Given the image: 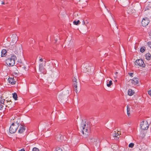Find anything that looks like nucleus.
Masks as SVG:
<instances>
[{
	"label": "nucleus",
	"instance_id": "nucleus-1",
	"mask_svg": "<svg viewBox=\"0 0 151 151\" xmlns=\"http://www.w3.org/2000/svg\"><path fill=\"white\" fill-rule=\"evenodd\" d=\"M17 59L16 56L14 55L10 58H8L6 60V63L9 66H14L15 63V60Z\"/></svg>",
	"mask_w": 151,
	"mask_h": 151
},
{
	"label": "nucleus",
	"instance_id": "nucleus-2",
	"mask_svg": "<svg viewBox=\"0 0 151 151\" xmlns=\"http://www.w3.org/2000/svg\"><path fill=\"white\" fill-rule=\"evenodd\" d=\"M16 122L12 123L10 126L9 129V132L10 133L13 134L16 132L19 126V123Z\"/></svg>",
	"mask_w": 151,
	"mask_h": 151
},
{
	"label": "nucleus",
	"instance_id": "nucleus-3",
	"mask_svg": "<svg viewBox=\"0 0 151 151\" xmlns=\"http://www.w3.org/2000/svg\"><path fill=\"white\" fill-rule=\"evenodd\" d=\"M135 65L137 66H138L142 67H144L145 66L143 60L142 59H140L137 60L135 61Z\"/></svg>",
	"mask_w": 151,
	"mask_h": 151
},
{
	"label": "nucleus",
	"instance_id": "nucleus-4",
	"mask_svg": "<svg viewBox=\"0 0 151 151\" xmlns=\"http://www.w3.org/2000/svg\"><path fill=\"white\" fill-rule=\"evenodd\" d=\"M140 127L142 129L146 130L148 129L149 124L147 122H145V121H143L140 124Z\"/></svg>",
	"mask_w": 151,
	"mask_h": 151
},
{
	"label": "nucleus",
	"instance_id": "nucleus-5",
	"mask_svg": "<svg viewBox=\"0 0 151 151\" xmlns=\"http://www.w3.org/2000/svg\"><path fill=\"white\" fill-rule=\"evenodd\" d=\"M44 62V63H42L40 64L39 66V69L40 71L44 74L46 73L45 67V66L46 61H45Z\"/></svg>",
	"mask_w": 151,
	"mask_h": 151
},
{
	"label": "nucleus",
	"instance_id": "nucleus-6",
	"mask_svg": "<svg viewBox=\"0 0 151 151\" xmlns=\"http://www.w3.org/2000/svg\"><path fill=\"white\" fill-rule=\"evenodd\" d=\"M150 22V20L148 18L145 17L144 18L141 24L143 27L146 26Z\"/></svg>",
	"mask_w": 151,
	"mask_h": 151
},
{
	"label": "nucleus",
	"instance_id": "nucleus-7",
	"mask_svg": "<svg viewBox=\"0 0 151 151\" xmlns=\"http://www.w3.org/2000/svg\"><path fill=\"white\" fill-rule=\"evenodd\" d=\"M81 127L82 129L81 131L83 134H84V133L85 134H86V133H88V129L87 127H86V124H84L83 123H82L81 124Z\"/></svg>",
	"mask_w": 151,
	"mask_h": 151
},
{
	"label": "nucleus",
	"instance_id": "nucleus-8",
	"mask_svg": "<svg viewBox=\"0 0 151 151\" xmlns=\"http://www.w3.org/2000/svg\"><path fill=\"white\" fill-rule=\"evenodd\" d=\"M77 80L75 77H73L72 79V81L73 83V85H74V89L76 93H77Z\"/></svg>",
	"mask_w": 151,
	"mask_h": 151
},
{
	"label": "nucleus",
	"instance_id": "nucleus-9",
	"mask_svg": "<svg viewBox=\"0 0 151 151\" xmlns=\"http://www.w3.org/2000/svg\"><path fill=\"white\" fill-rule=\"evenodd\" d=\"M6 103L5 104H4L5 105L6 107H8L9 109H12L14 107V104L12 103L11 101L6 100Z\"/></svg>",
	"mask_w": 151,
	"mask_h": 151
},
{
	"label": "nucleus",
	"instance_id": "nucleus-10",
	"mask_svg": "<svg viewBox=\"0 0 151 151\" xmlns=\"http://www.w3.org/2000/svg\"><path fill=\"white\" fill-rule=\"evenodd\" d=\"M9 47V49L11 50H12L14 53H17L18 52L17 50V47L15 44H13V45L10 44Z\"/></svg>",
	"mask_w": 151,
	"mask_h": 151
},
{
	"label": "nucleus",
	"instance_id": "nucleus-11",
	"mask_svg": "<svg viewBox=\"0 0 151 151\" xmlns=\"http://www.w3.org/2000/svg\"><path fill=\"white\" fill-rule=\"evenodd\" d=\"M132 84L136 85L137 84L138 82V78H134L132 79H130L129 80Z\"/></svg>",
	"mask_w": 151,
	"mask_h": 151
},
{
	"label": "nucleus",
	"instance_id": "nucleus-12",
	"mask_svg": "<svg viewBox=\"0 0 151 151\" xmlns=\"http://www.w3.org/2000/svg\"><path fill=\"white\" fill-rule=\"evenodd\" d=\"M19 125L18 132L20 133H22L24 131L25 129V127L20 124H19Z\"/></svg>",
	"mask_w": 151,
	"mask_h": 151
},
{
	"label": "nucleus",
	"instance_id": "nucleus-13",
	"mask_svg": "<svg viewBox=\"0 0 151 151\" xmlns=\"http://www.w3.org/2000/svg\"><path fill=\"white\" fill-rule=\"evenodd\" d=\"M8 81L9 83H11L12 85H14L15 84L16 81L14 78H9L8 79Z\"/></svg>",
	"mask_w": 151,
	"mask_h": 151
},
{
	"label": "nucleus",
	"instance_id": "nucleus-14",
	"mask_svg": "<svg viewBox=\"0 0 151 151\" xmlns=\"http://www.w3.org/2000/svg\"><path fill=\"white\" fill-rule=\"evenodd\" d=\"M5 101L6 100L4 99L3 96H1L0 97V103L2 104H5Z\"/></svg>",
	"mask_w": 151,
	"mask_h": 151
},
{
	"label": "nucleus",
	"instance_id": "nucleus-15",
	"mask_svg": "<svg viewBox=\"0 0 151 151\" xmlns=\"http://www.w3.org/2000/svg\"><path fill=\"white\" fill-rule=\"evenodd\" d=\"M145 57L147 60H149L151 59V55L150 53H148L146 54Z\"/></svg>",
	"mask_w": 151,
	"mask_h": 151
},
{
	"label": "nucleus",
	"instance_id": "nucleus-16",
	"mask_svg": "<svg viewBox=\"0 0 151 151\" xmlns=\"http://www.w3.org/2000/svg\"><path fill=\"white\" fill-rule=\"evenodd\" d=\"M90 139L91 141V142L93 143L96 144L97 142V139L96 138H90Z\"/></svg>",
	"mask_w": 151,
	"mask_h": 151
},
{
	"label": "nucleus",
	"instance_id": "nucleus-17",
	"mask_svg": "<svg viewBox=\"0 0 151 151\" xmlns=\"http://www.w3.org/2000/svg\"><path fill=\"white\" fill-rule=\"evenodd\" d=\"M6 50L5 49H3L1 51V56L2 57H4L6 55Z\"/></svg>",
	"mask_w": 151,
	"mask_h": 151
},
{
	"label": "nucleus",
	"instance_id": "nucleus-18",
	"mask_svg": "<svg viewBox=\"0 0 151 151\" xmlns=\"http://www.w3.org/2000/svg\"><path fill=\"white\" fill-rule=\"evenodd\" d=\"M127 114L128 115V116H130V108L129 107V106L128 105H127Z\"/></svg>",
	"mask_w": 151,
	"mask_h": 151
},
{
	"label": "nucleus",
	"instance_id": "nucleus-19",
	"mask_svg": "<svg viewBox=\"0 0 151 151\" xmlns=\"http://www.w3.org/2000/svg\"><path fill=\"white\" fill-rule=\"evenodd\" d=\"M128 94L129 96H132L134 93V91H133L132 89H129L128 91Z\"/></svg>",
	"mask_w": 151,
	"mask_h": 151
},
{
	"label": "nucleus",
	"instance_id": "nucleus-20",
	"mask_svg": "<svg viewBox=\"0 0 151 151\" xmlns=\"http://www.w3.org/2000/svg\"><path fill=\"white\" fill-rule=\"evenodd\" d=\"M13 97L15 100H17L18 97L16 93H13Z\"/></svg>",
	"mask_w": 151,
	"mask_h": 151
},
{
	"label": "nucleus",
	"instance_id": "nucleus-21",
	"mask_svg": "<svg viewBox=\"0 0 151 151\" xmlns=\"http://www.w3.org/2000/svg\"><path fill=\"white\" fill-rule=\"evenodd\" d=\"M112 84V82L111 81H110L109 82H107L106 83L107 86L108 87H110L111 85Z\"/></svg>",
	"mask_w": 151,
	"mask_h": 151
},
{
	"label": "nucleus",
	"instance_id": "nucleus-22",
	"mask_svg": "<svg viewBox=\"0 0 151 151\" xmlns=\"http://www.w3.org/2000/svg\"><path fill=\"white\" fill-rule=\"evenodd\" d=\"M146 50V47L145 46L142 47L140 49V51L141 52H143Z\"/></svg>",
	"mask_w": 151,
	"mask_h": 151
},
{
	"label": "nucleus",
	"instance_id": "nucleus-23",
	"mask_svg": "<svg viewBox=\"0 0 151 151\" xmlns=\"http://www.w3.org/2000/svg\"><path fill=\"white\" fill-rule=\"evenodd\" d=\"M73 24L76 25H78L80 23V22L79 20H78L77 21H74L73 22Z\"/></svg>",
	"mask_w": 151,
	"mask_h": 151
},
{
	"label": "nucleus",
	"instance_id": "nucleus-24",
	"mask_svg": "<svg viewBox=\"0 0 151 151\" xmlns=\"http://www.w3.org/2000/svg\"><path fill=\"white\" fill-rule=\"evenodd\" d=\"M114 132L115 133H114L113 134L114 137H117L119 135V132H117V133H116L115 131H114Z\"/></svg>",
	"mask_w": 151,
	"mask_h": 151
},
{
	"label": "nucleus",
	"instance_id": "nucleus-25",
	"mask_svg": "<svg viewBox=\"0 0 151 151\" xmlns=\"http://www.w3.org/2000/svg\"><path fill=\"white\" fill-rule=\"evenodd\" d=\"M128 11H129V12H128L130 14L133 13L134 12V10H133L132 9H131L130 8L129 9V10Z\"/></svg>",
	"mask_w": 151,
	"mask_h": 151
},
{
	"label": "nucleus",
	"instance_id": "nucleus-26",
	"mask_svg": "<svg viewBox=\"0 0 151 151\" xmlns=\"http://www.w3.org/2000/svg\"><path fill=\"white\" fill-rule=\"evenodd\" d=\"M134 145V144L133 143H131L129 145V147H130L132 148Z\"/></svg>",
	"mask_w": 151,
	"mask_h": 151
},
{
	"label": "nucleus",
	"instance_id": "nucleus-27",
	"mask_svg": "<svg viewBox=\"0 0 151 151\" xmlns=\"http://www.w3.org/2000/svg\"><path fill=\"white\" fill-rule=\"evenodd\" d=\"M2 104L0 103V110H2L3 109L4 106Z\"/></svg>",
	"mask_w": 151,
	"mask_h": 151
},
{
	"label": "nucleus",
	"instance_id": "nucleus-28",
	"mask_svg": "<svg viewBox=\"0 0 151 151\" xmlns=\"http://www.w3.org/2000/svg\"><path fill=\"white\" fill-rule=\"evenodd\" d=\"M32 151H40V150L38 148L34 147L33 148Z\"/></svg>",
	"mask_w": 151,
	"mask_h": 151
},
{
	"label": "nucleus",
	"instance_id": "nucleus-29",
	"mask_svg": "<svg viewBox=\"0 0 151 151\" xmlns=\"http://www.w3.org/2000/svg\"><path fill=\"white\" fill-rule=\"evenodd\" d=\"M147 44L148 46L151 48V42H147Z\"/></svg>",
	"mask_w": 151,
	"mask_h": 151
},
{
	"label": "nucleus",
	"instance_id": "nucleus-30",
	"mask_svg": "<svg viewBox=\"0 0 151 151\" xmlns=\"http://www.w3.org/2000/svg\"><path fill=\"white\" fill-rule=\"evenodd\" d=\"M56 151H62V150L59 147H58L56 149Z\"/></svg>",
	"mask_w": 151,
	"mask_h": 151
},
{
	"label": "nucleus",
	"instance_id": "nucleus-31",
	"mask_svg": "<svg viewBox=\"0 0 151 151\" xmlns=\"http://www.w3.org/2000/svg\"><path fill=\"white\" fill-rule=\"evenodd\" d=\"M148 93L149 95L151 96V90H150L148 91Z\"/></svg>",
	"mask_w": 151,
	"mask_h": 151
},
{
	"label": "nucleus",
	"instance_id": "nucleus-32",
	"mask_svg": "<svg viewBox=\"0 0 151 151\" xmlns=\"http://www.w3.org/2000/svg\"><path fill=\"white\" fill-rule=\"evenodd\" d=\"M19 151H25V150L24 148H23L21 149V150H19Z\"/></svg>",
	"mask_w": 151,
	"mask_h": 151
},
{
	"label": "nucleus",
	"instance_id": "nucleus-33",
	"mask_svg": "<svg viewBox=\"0 0 151 151\" xmlns=\"http://www.w3.org/2000/svg\"><path fill=\"white\" fill-rule=\"evenodd\" d=\"M133 74V73H129V76H131L132 77V75Z\"/></svg>",
	"mask_w": 151,
	"mask_h": 151
},
{
	"label": "nucleus",
	"instance_id": "nucleus-34",
	"mask_svg": "<svg viewBox=\"0 0 151 151\" xmlns=\"http://www.w3.org/2000/svg\"><path fill=\"white\" fill-rule=\"evenodd\" d=\"M40 62H42L43 61V59L42 58H40Z\"/></svg>",
	"mask_w": 151,
	"mask_h": 151
},
{
	"label": "nucleus",
	"instance_id": "nucleus-35",
	"mask_svg": "<svg viewBox=\"0 0 151 151\" xmlns=\"http://www.w3.org/2000/svg\"><path fill=\"white\" fill-rule=\"evenodd\" d=\"M5 4L4 2L3 1H2V2L1 3V4Z\"/></svg>",
	"mask_w": 151,
	"mask_h": 151
},
{
	"label": "nucleus",
	"instance_id": "nucleus-36",
	"mask_svg": "<svg viewBox=\"0 0 151 151\" xmlns=\"http://www.w3.org/2000/svg\"><path fill=\"white\" fill-rule=\"evenodd\" d=\"M23 68L25 69L26 68V67L24 66L23 67Z\"/></svg>",
	"mask_w": 151,
	"mask_h": 151
}]
</instances>
